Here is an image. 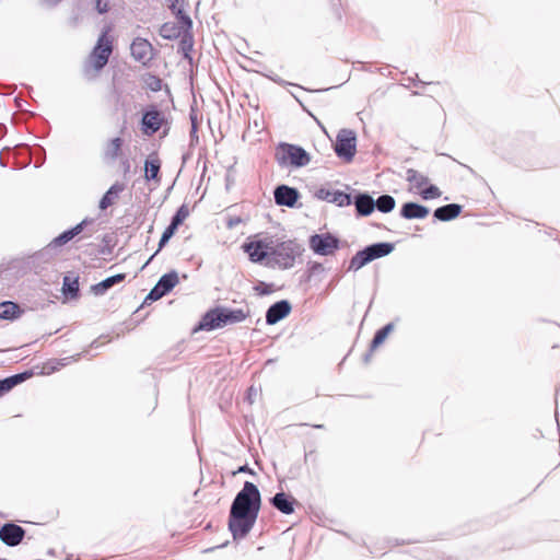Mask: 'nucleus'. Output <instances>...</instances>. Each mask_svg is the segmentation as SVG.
<instances>
[{
  "mask_svg": "<svg viewBox=\"0 0 560 560\" xmlns=\"http://www.w3.org/2000/svg\"><path fill=\"white\" fill-rule=\"evenodd\" d=\"M62 291L66 295L77 296L79 292V282L77 279L71 280L69 277H65Z\"/></svg>",
  "mask_w": 560,
  "mask_h": 560,
  "instance_id": "34",
  "label": "nucleus"
},
{
  "mask_svg": "<svg viewBox=\"0 0 560 560\" xmlns=\"http://www.w3.org/2000/svg\"><path fill=\"white\" fill-rule=\"evenodd\" d=\"M428 207L417 202H406L400 209V215L407 220L424 219L429 214Z\"/></svg>",
  "mask_w": 560,
  "mask_h": 560,
  "instance_id": "18",
  "label": "nucleus"
},
{
  "mask_svg": "<svg viewBox=\"0 0 560 560\" xmlns=\"http://www.w3.org/2000/svg\"><path fill=\"white\" fill-rule=\"evenodd\" d=\"M122 144L124 140L120 137L108 140L103 153L104 161L106 163L115 162L121 154Z\"/></svg>",
  "mask_w": 560,
  "mask_h": 560,
  "instance_id": "20",
  "label": "nucleus"
},
{
  "mask_svg": "<svg viewBox=\"0 0 560 560\" xmlns=\"http://www.w3.org/2000/svg\"><path fill=\"white\" fill-rule=\"evenodd\" d=\"M353 203L359 215H370L375 209V200L369 194L362 192L354 197Z\"/></svg>",
  "mask_w": 560,
  "mask_h": 560,
  "instance_id": "19",
  "label": "nucleus"
},
{
  "mask_svg": "<svg viewBox=\"0 0 560 560\" xmlns=\"http://www.w3.org/2000/svg\"><path fill=\"white\" fill-rule=\"evenodd\" d=\"M335 152L338 158L343 159L346 162L353 160L357 152V136L353 130H339L336 137Z\"/></svg>",
  "mask_w": 560,
  "mask_h": 560,
  "instance_id": "7",
  "label": "nucleus"
},
{
  "mask_svg": "<svg viewBox=\"0 0 560 560\" xmlns=\"http://www.w3.org/2000/svg\"><path fill=\"white\" fill-rule=\"evenodd\" d=\"M254 289L260 295H268V294H270L272 292L271 285L267 284V283H264V282H260Z\"/></svg>",
  "mask_w": 560,
  "mask_h": 560,
  "instance_id": "39",
  "label": "nucleus"
},
{
  "mask_svg": "<svg viewBox=\"0 0 560 560\" xmlns=\"http://www.w3.org/2000/svg\"><path fill=\"white\" fill-rule=\"evenodd\" d=\"M176 230L177 228L171 224L165 229L159 242V249H161L170 241Z\"/></svg>",
  "mask_w": 560,
  "mask_h": 560,
  "instance_id": "37",
  "label": "nucleus"
},
{
  "mask_svg": "<svg viewBox=\"0 0 560 560\" xmlns=\"http://www.w3.org/2000/svg\"><path fill=\"white\" fill-rule=\"evenodd\" d=\"M310 248L317 255L329 256L339 249L340 241L330 233L313 234L308 240Z\"/></svg>",
  "mask_w": 560,
  "mask_h": 560,
  "instance_id": "8",
  "label": "nucleus"
},
{
  "mask_svg": "<svg viewBox=\"0 0 560 560\" xmlns=\"http://www.w3.org/2000/svg\"><path fill=\"white\" fill-rule=\"evenodd\" d=\"M161 168V162L158 158H150L144 163V176L147 180L158 179Z\"/></svg>",
  "mask_w": 560,
  "mask_h": 560,
  "instance_id": "29",
  "label": "nucleus"
},
{
  "mask_svg": "<svg viewBox=\"0 0 560 560\" xmlns=\"http://www.w3.org/2000/svg\"><path fill=\"white\" fill-rule=\"evenodd\" d=\"M261 505L260 491L256 485L245 481L235 495L229 515V529L235 540L245 538L254 527Z\"/></svg>",
  "mask_w": 560,
  "mask_h": 560,
  "instance_id": "1",
  "label": "nucleus"
},
{
  "mask_svg": "<svg viewBox=\"0 0 560 560\" xmlns=\"http://www.w3.org/2000/svg\"><path fill=\"white\" fill-rule=\"evenodd\" d=\"M418 191L424 200L435 199L441 196L440 189L434 185H425Z\"/></svg>",
  "mask_w": 560,
  "mask_h": 560,
  "instance_id": "35",
  "label": "nucleus"
},
{
  "mask_svg": "<svg viewBox=\"0 0 560 560\" xmlns=\"http://www.w3.org/2000/svg\"><path fill=\"white\" fill-rule=\"evenodd\" d=\"M457 217L462 213V206L457 203V210H456Z\"/></svg>",
  "mask_w": 560,
  "mask_h": 560,
  "instance_id": "48",
  "label": "nucleus"
},
{
  "mask_svg": "<svg viewBox=\"0 0 560 560\" xmlns=\"http://www.w3.org/2000/svg\"><path fill=\"white\" fill-rule=\"evenodd\" d=\"M271 505L279 512L290 515L294 512L296 500L285 492H278L270 499Z\"/></svg>",
  "mask_w": 560,
  "mask_h": 560,
  "instance_id": "17",
  "label": "nucleus"
},
{
  "mask_svg": "<svg viewBox=\"0 0 560 560\" xmlns=\"http://www.w3.org/2000/svg\"><path fill=\"white\" fill-rule=\"evenodd\" d=\"M163 296H164V294L162 293V291L156 285H154L152 288V290L149 292V294L147 295L144 301L145 302L147 301H158Z\"/></svg>",
  "mask_w": 560,
  "mask_h": 560,
  "instance_id": "38",
  "label": "nucleus"
},
{
  "mask_svg": "<svg viewBox=\"0 0 560 560\" xmlns=\"http://www.w3.org/2000/svg\"><path fill=\"white\" fill-rule=\"evenodd\" d=\"M22 313L20 306L11 301L0 303V318L2 319H15Z\"/></svg>",
  "mask_w": 560,
  "mask_h": 560,
  "instance_id": "26",
  "label": "nucleus"
},
{
  "mask_svg": "<svg viewBox=\"0 0 560 560\" xmlns=\"http://www.w3.org/2000/svg\"><path fill=\"white\" fill-rule=\"evenodd\" d=\"M304 252V246L296 240H287L282 242H275L272 240L270 261H266L265 265L267 267L279 268L281 270L291 269Z\"/></svg>",
  "mask_w": 560,
  "mask_h": 560,
  "instance_id": "2",
  "label": "nucleus"
},
{
  "mask_svg": "<svg viewBox=\"0 0 560 560\" xmlns=\"http://www.w3.org/2000/svg\"><path fill=\"white\" fill-rule=\"evenodd\" d=\"M153 80H154V83L150 84L151 89L153 91L160 90V88H161V80L155 78V77L153 78Z\"/></svg>",
  "mask_w": 560,
  "mask_h": 560,
  "instance_id": "44",
  "label": "nucleus"
},
{
  "mask_svg": "<svg viewBox=\"0 0 560 560\" xmlns=\"http://www.w3.org/2000/svg\"><path fill=\"white\" fill-rule=\"evenodd\" d=\"M24 537L25 529L14 523H5L0 528V540L9 547L20 545Z\"/></svg>",
  "mask_w": 560,
  "mask_h": 560,
  "instance_id": "13",
  "label": "nucleus"
},
{
  "mask_svg": "<svg viewBox=\"0 0 560 560\" xmlns=\"http://www.w3.org/2000/svg\"><path fill=\"white\" fill-rule=\"evenodd\" d=\"M315 197L319 200L336 203L339 207L351 205V196L340 190H330L327 188H319L315 192Z\"/></svg>",
  "mask_w": 560,
  "mask_h": 560,
  "instance_id": "15",
  "label": "nucleus"
},
{
  "mask_svg": "<svg viewBox=\"0 0 560 560\" xmlns=\"http://www.w3.org/2000/svg\"><path fill=\"white\" fill-rule=\"evenodd\" d=\"M308 269L312 275H315L322 272L324 270V267L320 262L313 261L310 264Z\"/></svg>",
  "mask_w": 560,
  "mask_h": 560,
  "instance_id": "42",
  "label": "nucleus"
},
{
  "mask_svg": "<svg viewBox=\"0 0 560 560\" xmlns=\"http://www.w3.org/2000/svg\"><path fill=\"white\" fill-rule=\"evenodd\" d=\"M171 11L176 10L179 5H184L185 0H165Z\"/></svg>",
  "mask_w": 560,
  "mask_h": 560,
  "instance_id": "43",
  "label": "nucleus"
},
{
  "mask_svg": "<svg viewBox=\"0 0 560 560\" xmlns=\"http://www.w3.org/2000/svg\"><path fill=\"white\" fill-rule=\"evenodd\" d=\"M300 197L296 188L287 185H279L273 191L275 202L278 206L293 208Z\"/></svg>",
  "mask_w": 560,
  "mask_h": 560,
  "instance_id": "14",
  "label": "nucleus"
},
{
  "mask_svg": "<svg viewBox=\"0 0 560 560\" xmlns=\"http://www.w3.org/2000/svg\"><path fill=\"white\" fill-rule=\"evenodd\" d=\"M250 314L248 307L246 308H228L215 307L208 311L201 318L198 325L200 330H213L224 327L226 325L237 324L244 322Z\"/></svg>",
  "mask_w": 560,
  "mask_h": 560,
  "instance_id": "3",
  "label": "nucleus"
},
{
  "mask_svg": "<svg viewBox=\"0 0 560 560\" xmlns=\"http://www.w3.org/2000/svg\"><path fill=\"white\" fill-rule=\"evenodd\" d=\"M125 278H126L125 273H117V275L110 276V277L104 279L103 281L94 284L92 287V291L95 295H103L107 292V290H109L114 285L124 281Z\"/></svg>",
  "mask_w": 560,
  "mask_h": 560,
  "instance_id": "23",
  "label": "nucleus"
},
{
  "mask_svg": "<svg viewBox=\"0 0 560 560\" xmlns=\"http://www.w3.org/2000/svg\"><path fill=\"white\" fill-rule=\"evenodd\" d=\"M405 179L410 184V190L417 191L429 183L428 176L413 168L406 171Z\"/></svg>",
  "mask_w": 560,
  "mask_h": 560,
  "instance_id": "24",
  "label": "nucleus"
},
{
  "mask_svg": "<svg viewBox=\"0 0 560 560\" xmlns=\"http://www.w3.org/2000/svg\"><path fill=\"white\" fill-rule=\"evenodd\" d=\"M112 51V40L107 37L106 33H103L98 37L97 44L90 56V63L96 72L106 66Z\"/></svg>",
  "mask_w": 560,
  "mask_h": 560,
  "instance_id": "9",
  "label": "nucleus"
},
{
  "mask_svg": "<svg viewBox=\"0 0 560 560\" xmlns=\"http://www.w3.org/2000/svg\"><path fill=\"white\" fill-rule=\"evenodd\" d=\"M121 165H122V167H124L125 173L129 172L130 163H129V160H128V159H125V160L121 162Z\"/></svg>",
  "mask_w": 560,
  "mask_h": 560,
  "instance_id": "47",
  "label": "nucleus"
},
{
  "mask_svg": "<svg viewBox=\"0 0 560 560\" xmlns=\"http://www.w3.org/2000/svg\"><path fill=\"white\" fill-rule=\"evenodd\" d=\"M194 47V38L190 31H183V35L179 42V51L185 58L190 59V52Z\"/></svg>",
  "mask_w": 560,
  "mask_h": 560,
  "instance_id": "31",
  "label": "nucleus"
},
{
  "mask_svg": "<svg viewBox=\"0 0 560 560\" xmlns=\"http://www.w3.org/2000/svg\"><path fill=\"white\" fill-rule=\"evenodd\" d=\"M178 283V273L175 270H172L165 275H163L159 281L156 282V287L162 291L164 295L173 290V288Z\"/></svg>",
  "mask_w": 560,
  "mask_h": 560,
  "instance_id": "25",
  "label": "nucleus"
},
{
  "mask_svg": "<svg viewBox=\"0 0 560 560\" xmlns=\"http://www.w3.org/2000/svg\"><path fill=\"white\" fill-rule=\"evenodd\" d=\"M165 122V115L155 106L147 109L141 119V130L145 136H153Z\"/></svg>",
  "mask_w": 560,
  "mask_h": 560,
  "instance_id": "11",
  "label": "nucleus"
},
{
  "mask_svg": "<svg viewBox=\"0 0 560 560\" xmlns=\"http://www.w3.org/2000/svg\"><path fill=\"white\" fill-rule=\"evenodd\" d=\"M172 13L177 19L178 24L183 28V31H191L192 21H191L190 16L185 13L184 5H179V8L176 10H173Z\"/></svg>",
  "mask_w": 560,
  "mask_h": 560,
  "instance_id": "33",
  "label": "nucleus"
},
{
  "mask_svg": "<svg viewBox=\"0 0 560 560\" xmlns=\"http://www.w3.org/2000/svg\"><path fill=\"white\" fill-rule=\"evenodd\" d=\"M95 220L91 218H85L80 223H78L75 226L63 231L61 234H59L57 237H55L44 249V253H48L56 247L62 246L73 240L75 236H78L81 233H84L83 237H91L95 232Z\"/></svg>",
  "mask_w": 560,
  "mask_h": 560,
  "instance_id": "6",
  "label": "nucleus"
},
{
  "mask_svg": "<svg viewBox=\"0 0 560 560\" xmlns=\"http://www.w3.org/2000/svg\"><path fill=\"white\" fill-rule=\"evenodd\" d=\"M124 189L125 184L122 183L117 182L114 185H112L100 200V209L106 210L109 206H112L115 202V200L119 197L120 192L124 191Z\"/></svg>",
  "mask_w": 560,
  "mask_h": 560,
  "instance_id": "22",
  "label": "nucleus"
},
{
  "mask_svg": "<svg viewBox=\"0 0 560 560\" xmlns=\"http://www.w3.org/2000/svg\"><path fill=\"white\" fill-rule=\"evenodd\" d=\"M291 304L287 300H281L270 305L266 312V323L268 325H275L291 312Z\"/></svg>",
  "mask_w": 560,
  "mask_h": 560,
  "instance_id": "16",
  "label": "nucleus"
},
{
  "mask_svg": "<svg viewBox=\"0 0 560 560\" xmlns=\"http://www.w3.org/2000/svg\"><path fill=\"white\" fill-rule=\"evenodd\" d=\"M272 240H257L243 244L244 252L252 262L270 261Z\"/></svg>",
  "mask_w": 560,
  "mask_h": 560,
  "instance_id": "10",
  "label": "nucleus"
},
{
  "mask_svg": "<svg viewBox=\"0 0 560 560\" xmlns=\"http://www.w3.org/2000/svg\"><path fill=\"white\" fill-rule=\"evenodd\" d=\"M130 51L132 58L142 65H148L154 57L152 44L142 37H137L132 40Z\"/></svg>",
  "mask_w": 560,
  "mask_h": 560,
  "instance_id": "12",
  "label": "nucleus"
},
{
  "mask_svg": "<svg viewBox=\"0 0 560 560\" xmlns=\"http://www.w3.org/2000/svg\"><path fill=\"white\" fill-rule=\"evenodd\" d=\"M237 472H249V474H254L253 470L247 466V465H243L241 466L238 469H237Z\"/></svg>",
  "mask_w": 560,
  "mask_h": 560,
  "instance_id": "46",
  "label": "nucleus"
},
{
  "mask_svg": "<svg viewBox=\"0 0 560 560\" xmlns=\"http://www.w3.org/2000/svg\"><path fill=\"white\" fill-rule=\"evenodd\" d=\"M395 248L393 243L381 242L371 244L359 250L349 261L348 270L358 271L375 259L389 255Z\"/></svg>",
  "mask_w": 560,
  "mask_h": 560,
  "instance_id": "5",
  "label": "nucleus"
},
{
  "mask_svg": "<svg viewBox=\"0 0 560 560\" xmlns=\"http://www.w3.org/2000/svg\"><path fill=\"white\" fill-rule=\"evenodd\" d=\"M393 330H394V324L388 323L387 325H385L384 327H382L381 329H378L375 332V335L371 341L370 351L364 355V362L370 361L372 352L384 342V340L387 338V336Z\"/></svg>",
  "mask_w": 560,
  "mask_h": 560,
  "instance_id": "21",
  "label": "nucleus"
},
{
  "mask_svg": "<svg viewBox=\"0 0 560 560\" xmlns=\"http://www.w3.org/2000/svg\"><path fill=\"white\" fill-rule=\"evenodd\" d=\"M191 120H192V131H196V125L194 122V119L191 118Z\"/></svg>",
  "mask_w": 560,
  "mask_h": 560,
  "instance_id": "49",
  "label": "nucleus"
},
{
  "mask_svg": "<svg viewBox=\"0 0 560 560\" xmlns=\"http://www.w3.org/2000/svg\"><path fill=\"white\" fill-rule=\"evenodd\" d=\"M31 375H32V372H23V373H19V374L5 377L3 380H0V383H1V386L4 390V393L7 394L14 386H16L18 384H20V383L26 381L28 377H31Z\"/></svg>",
  "mask_w": 560,
  "mask_h": 560,
  "instance_id": "27",
  "label": "nucleus"
},
{
  "mask_svg": "<svg viewBox=\"0 0 560 560\" xmlns=\"http://www.w3.org/2000/svg\"><path fill=\"white\" fill-rule=\"evenodd\" d=\"M276 161L281 167H304L311 162V155L300 145L280 142L276 148Z\"/></svg>",
  "mask_w": 560,
  "mask_h": 560,
  "instance_id": "4",
  "label": "nucleus"
},
{
  "mask_svg": "<svg viewBox=\"0 0 560 560\" xmlns=\"http://www.w3.org/2000/svg\"><path fill=\"white\" fill-rule=\"evenodd\" d=\"M60 1L61 0H43V3L46 7L52 8V7L57 5Z\"/></svg>",
  "mask_w": 560,
  "mask_h": 560,
  "instance_id": "45",
  "label": "nucleus"
},
{
  "mask_svg": "<svg viewBox=\"0 0 560 560\" xmlns=\"http://www.w3.org/2000/svg\"><path fill=\"white\" fill-rule=\"evenodd\" d=\"M189 211L186 206H182L173 215L171 225L178 228L179 224L188 217Z\"/></svg>",
  "mask_w": 560,
  "mask_h": 560,
  "instance_id": "36",
  "label": "nucleus"
},
{
  "mask_svg": "<svg viewBox=\"0 0 560 560\" xmlns=\"http://www.w3.org/2000/svg\"><path fill=\"white\" fill-rule=\"evenodd\" d=\"M375 208L383 213H388L394 210L396 201L390 195H382L375 200Z\"/></svg>",
  "mask_w": 560,
  "mask_h": 560,
  "instance_id": "32",
  "label": "nucleus"
},
{
  "mask_svg": "<svg viewBox=\"0 0 560 560\" xmlns=\"http://www.w3.org/2000/svg\"><path fill=\"white\" fill-rule=\"evenodd\" d=\"M159 33L165 39H176L182 35L183 28L174 22H166L161 25Z\"/></svg>",
  "mask_w": 560,
  "mask_h": 560,
  "instance_id": "28",
  "label": "nucleus"
},
{
  "mask_svg": "<svg viewBox=\"0 0 560 560\" xmlns=\"http://www.w3.org/2000/svg\"><path fill=\"white\" fill-rule=\"evenodd\" d=\"M433 217L440 221H450L455 219V203H448L434 210Z\"/></svg>",
  "mask_w": 560,
  "mask_h": 560,
  "instance_id": "30",
  "label": "nucleus"
},
{
  "mask_svg": "<svg viewBox=\"0 0 560 560\" xmlns=\"http://www.w3.org/2000/svg\"><path fill=\"white\" fill-rule=\"evenodd\" d=\"M95 10L100 14H104V13L108 12L109 5H108L107 0H95Z\"/></svg>",
  "mask_w": 560,
  "mask_h": 560,
  "instance_id": "40",
  "label": "nucleus"
},
{
  "mask_svg": "<svg viewBox=\"0 0 560 560\" xmlns=\"http://www.w3.org/2000/svg\"><path fill=\"white\" fill-rule=\"evenodd\" d=\"M80 358V354H77V357L71 358H63L55 361V365L52 366V370H58L61 366H66L70 360L78 361Z\"/></svg>",
  "mask_w": 560,
  "mask_h": 560,
  "instance_id": "41",
  "label": "nucleus"
}]
</instances>
